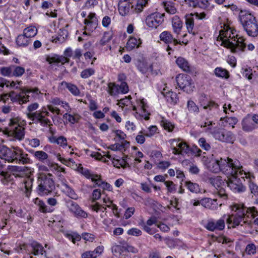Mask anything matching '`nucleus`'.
Returning <instances> with one entry per match:
<instances>
[{
	"mask_svg": "<svg viewBox=\"0 0 258 258\" xmlns=\"http://www.w3.org/2000/svg\"><path fill=\"white\" fill-rule=\"evenodd\" d=\"M192 14L187 15L185 16V24L188 32L190 33H192L194 35H196V32L194 31V19L193 18Z\"/></svg>",
	"mask_w": 258,
	"mask_h": 258,
	"instance_id": "nucleus-25",
	"label": "nucleus"
},
{
	"mask_svg": "<svg viewBox=\"0 0 258 258\" xmlns=\"http://www.w3.org/2000/svg\"><path fill=\"white\" fill-rule=\"evenodd\" d=\"M142 231L136 228H133L128 230L127 234L133 236H140L142 235Z\"/></svg>",
	"mask_w": 258,
	"mask_h": 258,
	"instance_id": "nucleus-63",
	"label": "nucleus"
},
{
	"mask_svg": "<svg viewBox=\"0 0 258 258\" xmlns=\"http://www.w3.org/2000/svg\"><path fill=\"white\" fill-rule=\"evenodd\" d=\"M108 92L110 95H116L119 92L118 85H116L114 83H109L108 85Z\"/></svg>",
	"mask_w": 258,
	"mask_h": 258,
	"instance_id": "nucleus-46",
	"label": "nucleus"
},
{
	"mask_svg": "<svg viewBox=\"0 0 258 258\" xmlns=\"http://www.w3.org/2000/svg\"><path fill=\"white\" fill-rule=\"evenodd\" d=\"M177 66L183 71L186 72L190 71V66L188 62L182 57H178L176 60Z\"/></svg>",
	"mask_w": 258,
	"mask_h": 258,
	"instance_id": "nucleus-27",
	"label": "nucleus"
},
{
	"mask_svg": "<svg viewBox=\"0 0 258 258\" xmlns=\"http://www.w3.org/2000/svg\"><path fill=\"white\" fill-rule=\"evenodd\" d=\"M33 181V179H28L24 181L26 192L27 196L31 192Z\"/></svg>",
	"mask_w": 258,
	"mask_h": 258,
	"instance_id": "nucleus-54",
	"label": "nucleus"
},
{
	"mask_svg": "<svg viewBox=\"0 0 258 258\" xmlns=\"http://www.w3.org/2000/svg\"><path fill=\"white\" fill-rule=\"evenodd\" d=\"M69 211L77 218H87L88 214L79 206L76 202L69 201L67 203Z\"/></svg>",
	"mask_w": 258,
	"mask_h": 258,
	"instance_id": "nucleus-13",
	"label": "nucleus"
},
{
	"mask_svg": "<svg viewBox=\"0 0 258 258\" xmlns=\"http://www.w3.org/2000/svg\"><path fill=\"white\" fill-rule=\"evenodd\" d=\"M238 175H232L228 177L227 184L233 192L241 193L244 192L246 188L243 185L242 179L237 177Z\"/></svg>",
	"mask_w": 258,
	"mask_h": 258,
	"instance_id": "nucleus-9",
	"label": "nucleus"
},
{
	"mask_svg": "<svg viewBox=\"0 0 258 258\" xmlns=\"http://www.w3.org/2000/svg\"><path fill=\"white\" fill-rule=\"evenodd\" d=\"M164 184L168 188V190L170 192H173L176 190V185L172 181H164Z\"/></svg>",
	"mask_w": 258,
	"mask_h": 258,
	"instance_id": "nucleus-57",
	"label": "nucleus"
},
{
	"mask_svg": "<svg viewBox=\"0 0 258 258\" xmlns=\"http://www.w3.org/2000/svg\"><path fill=\"white\" fill-rule=\"evenodd\" d=\"M249 187L252 194L258 196V185L253 182H250Z\"/></svg>",
	"mask_w": 258,
	"mask_h": 258,
	"instance_id": "nucleus-64",
	"label": "nucleus"
},
{
	"mask_svg": "<svg viewBox=\"0 0 258 258\" xmlns=\"http://www.w3.org/2000/svg\"><path fill=\"white\" fill-rule=\"evenodd\" d=\"M0 72L1 75L5 77H12V66L0 68Z\"/></svg>",
	"mask_w": 258,
	"mask_h": 258,
	"instance_id": "nucleus-48",
	"label": "nucleus"
},
{
	"mask_svg": "<svg viewBox=\"0 0 258 258\" xmlns=\"http://www.w3.org/2000/svg\"><path fill=\"white\" fill-rule=\"evenodd\" d=\"M214 73L215 75L220 78H224L227 79L229 77L228 72L222 68H216L215 69Z\"/></svg>",
	"mask_w": 258,
	"mask_h": 258,
	"instance_id": "nucleus-34",
	"label": "nucleus"
},
{
	"mask_svg": "<svg viewBox=\"0 0 258 258\" xmlns=\"http://www.w3.org/2000/svg\"><path fill=\"white\" fill-rule=\"evenodd\" d=\"M92 181L93 182H96V184H97V186L101 187L103 182L104 181H102L100 175L98 174H95L94 176L92 178Z\"/></svg>",
	"mask_w": 258,
	"mask_h": 258,
	"instance_id": "nucleus-59",
	"label": "nucleus"
},
{
	"mask_svg": "<svg viewBox=\"0 0 258 258\" xmlns=\"http://www.w3.org/2000/svg\"><path fill=\"white\" fill-rule=\"evenodd\" d=\"M138 40L135 37H131L126 44V48L128 50H132L135 47H139V44H138Z\"/></svg>",
	"mask_w": 258,
	"mask_h": 258,
	"instance_id": "nucleus-40",
	"label": "nucleus"
},
{
	"mask_svg": "<svg viewBox=\"0 0 258 258\" xmlns=\"http://www.w3.org/2000/svg\"><path fill=\"white\" fill-rule=\"evenodd\" d=\"M8 169L12 172H13V175L16 177H19L20 175L18 174H16L15 172H20L24 171L23 167L17 166H9Z\"/></svg>",
	"mask_w": 258,
	"mask_h": 258,
	"instance_id": "nucleus-52",
	"label": "nucleus"
},
{
	"mask_svg": "<svg viewBox=\"0 0 258 258\" xmlns=\"http://www.w3.org/2000/svg\"><path fill=\"white\" fill-rule=\"evenodd\" d=\"M209 169L214 173H218L220 171V160L213 161L208 166Z\"/></svg>",
	"mask_w": 258,
	"mask_h": 258,
	"instance_id": "nucleus-35",
	"label": "nucleus"
},
{
	"mask_svg": "<svg viewBox=\"0 0 258 258\" xmlns=\"http://www.w3.org/2000/svg\"><path fill=\"white\" fill-rule=\"evenodd\" d=\"M140 106L142 111H143V114L141 115V116L144 117L145 120H148L149 118V115L150 113L146 111V108L148 107V106L145 102L144 99L141 100Z\"/></svg>",
	"mask_w": 258,
	"mask_h": 258,
	"instance_id": "nucleus-47",
	"label": "nucleus"
},
{
	"mask_svg": "<svg viewBox=\"0 0 258 258\" xmlns=\"http://www.w3.org/2000/svg\"><path fill=\"white\" fill-rule=\"evenodd\" d=\"M230 207L232 211L236 212L235 214H232L231 216L224 215L216 221L213 219L209 220L205 225V227L210 231L222 230L225 228V221L228 224L232 223L233 224V227L240 225L242 221L244 224H251V221H248L246 217L249 209L244 206L243 204L234 203L230 206Z\"/></svg>",
	"mask_w": 258,
	"mask_h": 258,
	"instance_id": "nucleus-1",
	"label": "nucleus"
},
{
	"mask_svg": "<svg viewBox=\"0 0 258 258\" xmlns=\"http://www.w3.org/2000/svg\"><path fill=\"white\" fill-rule=\"evenodd\" d=\"M239 20L249 36L255 37L258 35V22L249 11L241 10L239 14Z\"/></svg>",
	"mask_w": 258,
	"mask_h": 258,
	"instance_id": "nucleus-2",
	"label": "nucleus"
},
{
	"mask_svg": "<svg viewBox=\"0 0 258 258\" xmlns=\"http://www.w3.org/2000/svg\"><path fill=\"white\" fill-rule=\"evenodd\" d=\"M160 125L164 129H174L175 128L174 124L163 117H160L159 120Z\"/></svg>",
	"mask_w": 258,
	"mask_h": 258,
	"instance_id": "nucleus-33",
	"label": "nucleus"
},
{
	"mask_svg": "<svg viewBox=\"0 0 258 258\" xmlns=\"http://www.w3.org/2000/svg\"><path fill=\"white\" fill-rule=\"evenodd\" d=\"M118 12L120 15L125 16L129 14L130 10V3H123L122 0L118 3Z\"/></svg>",
	"mask_w": 258,
	"mask_h": 258,
	"instance_id": "nucleus-26",
	"label": "nucleus"
},
{
	"mask_svg": "<svg viewBox=\"0 0 258 258\" xmlns=\"http://www.w3.org/2000/svg\"><path fill=\"white\" fill-rule=\"evenodd\" d=\"M123 247L118 245H114L112 247V251L114 255H120L121 252H122Z\"/></svg>",
	"mask_w": 258,
	"mask_h": 258,
	"instance_id": "nucleus-58",
	"label": "nucleus"
},
{
	"mask_svg": "<svg viewBox=\"0 0 258 258\" xmlns=\"http://www.w3.org/2000/svg\"><path fill=\"white\" fill-rule=\"evenodd\" d=\"M245 251L248 254H254L256 253V246L253 243H250L247 245L245 248Z\"/></svg>",
	"mask_w": 258,
	"mask_h": 258,
	"instance_id": "nucleus-55",
	"label": "nucleus"
},
{
	"mask_svg": "<svg viewBox=\"0 0 258 258\" xmlns=\"http://www.w3.org/2000/svg\"><path fill=\"white\" fill-rule=\"evenodd\" d=\"M50 173H41L38 177L37 191L42 196L50 195L55 189L54 181Z\"/></svg>",
	"mask_w": 258,
	"mask_h": 258,
	"instance_id": "nucleus-5",
	"label": "nucleus"
},
{
	"mask_svg": "<svg viewBox=\"0 0 258 258\" xmlns=\"http://www.w3.org/2000/svg\"><path fill=\"white\" fill-rule=\"evenodd\" d=\"M13 151L6 146L0 144V158L9 162L12 161Z\"/></svg>",
	"mask_w": 258,
	"mask_h": 258,
	"instance_id": "nucleus-19",
	"label": "nucleus"
},
{
	"mask_svg": "<svg viewBox=\"0 0 258 258\" xmlns=\"http://www.w3.org/2000/svg\"><path fill=\"white\" fill-rule=\"evenodd\" d=\"M51 136H48L49 141L51 143H56L61 146L64 147L67 146V141L63 136H59L57 137L54 136V131L50 130L49 133Z\"/></svg>",
	"mask_w": 258,
	"mask_h": 258,
	"instance_id": "nucleus-18",
	"label": "nucleus"
},
{
	"mask_svg": "<svg viewBox=\"0 0 258 258\" xmlns=\"http://www.w3.org/2000/svg\"><path fill=\"white\" fill-rule=\"evenodd\" d=\"M162 5L165 9L166 12L170 14H174L176 12V9L174 6H172L171 3H168L166 2L162 3Z\"/></svg>",
	"mask_w": 258,
	"mask_h": 258,
	"instance_id": "nucleus-44",
	"label": "nucleus"
},
{
	"mask_svg": "<svg viewBox=\"0 0 258 258\" xmlns=\"http://www.w3.org/2000/svg\"><path fill=\"white\" fill-rule=\"evenodd\" d=\"M156 130H143L139 132L136 138L137 142L140 144H143L145 141V137H151L154 135Z\"/></svg>",
	"mask_w": 258,
	"mask_h": 258,
	"instance_id": "nucleus-20",
	"label": "nucleus"
},
{
	"mask_svg": "<svg viewBox=\"0 0 258 258\" xmlns=\"http://www.w3.org/2000/svg\"><path fill=\"white\" fill-rule=\"evenodd\" d=\"M12 161L10 162L16 163H22L23 164L30 163V159L28 158V155L25 153L22 149L18 147L14 148Z\"/></svg>",
	"mask_w": 258,
	"mask_h": 258,
	"instance_id": "nucleus-12",
	"label": "nucleus"
},
{
	"mask_svg": "<svg viewBox=\"0 0 258 258\" xmlns=\"http://www.w3.org/2000/svg\"><path fill=\"white\" fill-rule=\"evenodd\" d=\"M112 136L115 141H120L123 147V150L129 146V142L125 141L126 136L121 130H112Z\"/></svg>",
	"mask_w": 258,
	"mask_h": 258,
	"instance_id": "nucleus-17",
	"label": "nucleus"
},
{
	"mask_svg": "<svg viewBox=\"0 0 258 258\" xmlns=\"http://www.w3.org/2000/svg\"><path fill=\"white\" fill-rule=\"evenodd\" d=\"M10 138V140H22L25 136L24 130H0Z\"/></svg>",
	"mask_w": 258,
	"mask_h": 258,
	"instance_id": "nucleus-16",
	"label": "nucleus"
},
{
	"mask_svg": "<svg viewBox=\"0 0 258 258\" xmlns=\"http://www.w3.org/2000/svg\"><path fill=\"white\" fill-rule=\"evenodd\" d=\"M60 85L67 88L73 95L75 96H80L81 92L76 85L66 81H62Z\"/></svg>",
	"mask_w": 258,
	"mask_h": 258,
	"instance_id": "nucleus-23",
	"label": "nucleus"
},
{
	"mask_svg": "<svg viewBox=\"0 0 258 258\" xmlns=\"http://www.w3.org/2000/svg\"><path fill=\"white\" fill-rule=\"evenodd\" d=\"M78 170L79 172L85 176L87 178L92 179V178L95 174H93L90 172V171L87 169L83 168L81 164L78 167Z\"/></svg>",
	"mask_w": 258,
	"mask_h": 258,
	"instance_id": "nucleus-43",
	"label": "nucleus"
},
{
	"mask_svg": "<svg viewBox=\"0 0 258 258\" xmlns=\"http://www.w3.org/2000/svg\"><path fill=\"white\" fill-rule=\"evenodd\" d=\"M176 81L178 87L187 93H191L195 89L194 83L188 75H178L176 77Z\"/></svg>",
	"mask_w": 258,
	"mask_h": 258,
	"instance_id": "nucleus-7",
	"label": "nucleus"
},
{
	"mask_svg": "<svg viewBox=\"0 0 258 258\" xmlns=\"http://www.w3.org/2000/svg\"><path fill=\"white\" fill-rule=\"evenodd\" d=\"M34 156L38 160L44 162L48 158V155L44 151H37L34 152Z\"/></svg>",
	"mask_w": 258,
	"mask_h": 258,
	"instance_id": "nucleus-42",
	"label": "nucleus"
},
{
	"mask_svg": "<svg viewBox=\"0 0 258 258\" xmlns=\"http://www.w3.org/2000/svg\"><path fill=\"white\" fill-rule=\"evenodd\" d=\"M47 203L50 206H47L43 201L40 200L39 198L35 199V204L38 206V210L43 213H52L54 210V208L52 207L57 205L58 202L55 198H49L47 200Z\"/></svg>",
	"mask_w": 258,
	"mask_h": 258,
	"instance_id": "nucleus-8",
	"label": "nucleus"
},
{
	"mask_svg": "<svg viewBox=\"0 0 258 258\" xmlns=\"http://www.w3.org/2000/svg\"><path fill=\"white\" fill-rule=\"evenodd\" d=\"M231 34H234V32L230 29L227 30L225 35L224 36V37L226 39H224L220 34V39L222 41L221 45L231 49L233 52L243 51L246 47V44L244 42L243 38H238V35L231 36Z\"/></svg>",
	"mask_w": 258,
	"mask_h": 258,
	"instance_id": "nucleus-4",
	"label": "nucleus"
},
{
	"mask_svg": "<svg viewBox=\"0 0 258 258\" xmlns=\"http://www.w3.org/2000/svg\"><path fill=\"white\" fill-rule=\"evenodd\" d=\"M37 33V29L33 26H30L24 29L23 34L24 36L29 39L31 37H34Z\"/></svg>",
	"mask_w": 258,
	"mask_h": 258,
	"instance_id": "nucleus-30",
	"label": "nucleus"
},
{
	"mask_svg": "<svg viewBox=\"0 0 258 258\" xmlns=\"http://www.w3.org/2000/svg\"><path fill=\"white\" fill-rule=\"evenodd\" d=\"M30 42V39L24 36V34L18 35L16 39L17 44L19 46H27Z\"/></svg>",
	"mask_w": 258,
	"mask_h": 258,
	"instance_id": "nucleus-29",
	"label": "nucleus"
},
{
	"mask_svg": "<svg viewBox=\"0 0 258 258\" xmlns=\"http://www.w3.org/2000/svg\"><path fill=\"white\" fill-rule=\"evenodd\" d=\"M172 26L174 32L178 35L182 28V22L178 16H174L172 18Z\"/></svg>",
	"mask_w": 258,
	"mask_h": 258,
	"instance_id": "nucleus-24",
	"label": "nucleus"
},
{
	"mask_svg": "<svg viewBox=\"0 0 258 258\" xmlns=\"http://www.w3.org/2000/svg\"><path fill=\"white\" fill-rule=\"evenodd\" d=\"M215 193L217 194L218 197L223 200H227L228 198V195L226 192L225 189L221 186L217 188L215 191Z\"/></svg>",
	"mask_w": 258,
	"mask_h": 258,
	"instance_id": "nucleus-45",
	"label": "nucleus"
},
{
	"mask_svg": "<svg viewBox=\"0 0 258 258\" xmlns=\"http://www.w3.org/2000/svg\"><path fill=\"white\" fill-rule=\"evenodd\" d=\"M12 66V76L17 77L22 76L25 73V69L20 66Z\"/></svg>",
	"mask_w": 258,
	"mask_h": 258,
	"instance_id": "nucleus-38",
	"label": "nucleus"
},
{
	"mask_svg": "<svg viewBox=\"0 0 258 258\" xmlns=\"http://www.w3.org/2000/svg\"><path fill=\"white\" fill-rule=\"evenodd\" d=\"M30 246L32 248V253L35 255H38L39 254L42 255L43 254V252H45L43 247L40 244L36 241L32 242Z\"/></svg>",
	"mask_w": 258,
	"mask_h": 258,
	"instance_id": "nucleus-28",
	"label": "nucleus"
},
{
	"mask_svg": "<svg viewBox=\"0 0 258 258\" xmlns=\"http://www.w3.org/2000/svg\"><path fill=\"white\" fill-rule=\"evenodd\" d=\"M95 73L94 69L89 68L83 70L81 73V77L83 79H87Z\"/></svg>",
	"mask_w": 258,
	"mask_h": 258,
	"instance_id": "nucleus-50",
	"label": "nucleus"
},
{
	"mask_svg": "<svg viewBox=\"0 0 258 258\" xmlns=\"http://www.w3.org/2000/svg\"><path fill=\"white\" fill-rule=\"evenodd\" d=\"M220 171L226 175L227 177L232 175H242L243 170L239 162L237 160L233 161L231 158H220Z\"/></svg>",
	"mask_w": 258,
	"mask_h": 258,
	"instance_id": "nucleus-6",
	"label": "nucleus"
},
{
	"mask_svg": "<svg viewBox=\"0 0 258 258\" xmlns=\"http://www.w3.org/2000/svg\"><path fill=\"white\" fill-rule=\"evenodd\" d=\"M185 186L192 192H198L200 191L199 186L197 183L191 182L190 181L185 182Z\"/></svg>",
	"mask_w": 258,
	"mask_h": 258,
	"instance_id": "nucleus-41",
	"label": "nucleus"
},
{
	"mask_svg": "<svg viewBox=\"0 0 258 258\" xmlns=\"http://www.w3.org/2000/svg\"><path fill=\"white\" fill-rule=\"evenodd\" d=\"M176 146L180 149V154L181 155H184L185 154L189 155L191 153V150L190 149V147L184 142H180L179 143L176 144Z\"/></svg>",
	"mask_w": 258,
	"mask_h": 258,
	"instance_id": "nucleus-31",
	"label": "nucleus"
},
{
	"mask_svg": "<svg viewBox=\"0 0 258 258\" xmlns=\"http://www.w3.org/2000/svg\"><path fill=\"white\" fill-rule=\"evenodd\" d=\"M187 106L188 109L190 112H199V108L196 105V103L191 100H189L187 103Z\"/></svg>",
	"mask_w": 258,
	"mask_h": 258,
	"instance_id": "nucleus-53",
	"label": "nucleus"
},
{
	"mask_svg": "<svg viewBox=\"0 0 258 258\" xmlns=\"http://www.w3.org/2000/svg\"><path fill=\"white\" fill-rule=\"evenodd\" d=\"M237 122V119L236 117H227L225 120V126L227 127H234L235 125Z\"/></svg>",
	"mask_w": 258,
	"mask_h": 258,
	"instance_id": "nucleus-51",
	"label": "nucleus"
},
{
	"mask_svg": "<svg viewBox=\"0 0 258 258\" xmlns=\"http://www.w3.org/2000/svg\"><path fill=\"white\" fill-rule=\"evenodd\" d=\"M38 107L39 105L37 103L31 104L27 107V110L29 111L27 113L28 118L35 123H40L42 126L50 127L52 124L50 120L46 118L49 116V113L45 108L43 107L41 110L32 112L36 110Z\"/></svg>",
	"mask_w": 258,
	"mask_h": 258,
	"instance_id": "nucleus-3",
	"label": "nucleus"
},
{
	"mask_svg": "<svg viewBox=\"0 0 258 258\" xmlns=\"http://www.w3.org/2000/svg\"><path fill=\"white\" fill-rule=\"evenodd\" d=\"M101 195V190L100 189H94L92 195V201L95 202L100 198Z\"/></svg>",
	"mask_w": 258,
	"mask_h": 258,
	"instance_id": "nucleus-62",
	"label": "nucleus"
},
{
	"mask_svg": "<svg viewBox=\"0 0 258 258\" xmlns=\"http://www.w3.org/2000/svg\"><path fill=\"white\" fill-rule=\"evenodd\" d=\"M139 225L141 226L143 228V229L149 233L150 235H153L155 234L158 230L156 228H151L150 226H148L144 221H142L139 223Z\"/></svg>",
	"mask_w": 258,
	"mask_h": 258,
	"instance_id": "nucleus-49",
	"label": "nucleus"
},
{
	"mask_svg": "<svg viewBox=\"0 0 258 258\" xmlns=\"http://www.w3.org/2000/svg\"><path fill=\"white\" fill-rule=\"evenodd\" d=\"M104 247L103 246H97L94 250L91 251L93 256H95V258L100 255L103 252Z\"/></svg>",
	"mask_w": 258,
	"mask_h": 258,
	"instance_id": "nucleus-61",
	"label": "nucleus"
},
{
	"mask_svg": "<svg viewBox=\"0 0 258 258\" xmlns=\"http://www.w3.org/2000/svg\"><path fill=\"white\" fill-rule=\"evenodd\" d=\"M86 25L85 30L89 32H92L97 27L98 21L95 13H90L87 18L84 20Z\"/></svg>",
	"mask_w": 258,
	"mask_h": 258,
	"instance_id": "nucleus-14",
	"label": "nucleus"
},
{
	"mask_svg": "<svg viewBox=\"0 0 258 258\" xmlns=\"http://www.w3.org/2000/svg\"><path fill=\"white\" fill-rule=\"evenodd\" d=\"M161 94L166 98L167 101L172 103L173 104H175L178 101V97L177 94L175 92L168 91L165 92V89H164L161 92Z\"/></svg>",
	"mask_w": 258,
	"mask_h": 258,
	"instance_id": "nucleus-22",
	"label": "nucleus"
},
{
	"mask_svg": "<svg viewBox=\"0 0 258 258\" xmlns=\"http://www.w3.org/2000/svg\"><path fill=\"white\" fill-rule=\"evenodd\" d=\"M159 38L161 41L167 44L173 43L174 45L176 46L177 44H181V43L180 40L173 38L171 32L168 31L162 32L160 34Z\"/></svg>",
	"mask_w": 258,
	"mask_h": 258,
	"instance_id": "nucleus-15",
	"label": "nucleus"
},
{
	"mask_svg": "<svg viewBox=\"0 0 258 258\" xmlns=\"http://www.w3.org/2000/svg\"><path fill=\"white\" fill-rule=\"evenodd\" d=\"M208 181L214 186L216 189L220 186L222 182V178L219 176L210 177L208 178Z\"/></svg>",
	"mask_w": 258,
	"mask_h": 258,
	"instance_id": "nucleus-32",
	"label": "nucleus"
},
{
	"mask_svg": "<svg viewBox=\"0 0 258 258\" xmlns=\"http://www.w3.org/2000/svg\"><path fill=\"white\" fill-rule=\"evenodd\" d=\"M211 133L216 140L222 142L232 143L235 139L233 133L228 130H213Z\"/></svg>",
	"mask_w": 258,
	"mask_h": 258,
	"instance_id": "nucleus-11",
	"label": "nucleus"
},
{
	"mask_svg": "<svg viewBox=\"0 0 258 258\" xmlns=\"http://www.w3.org/2000/svg\"><path fill=\"white\" fill-rule=\"evenodd\" d=\"M201 205L209 209L215 210L218 208V204L217 199L205 198L201 200Z\"/></svg>",
	"mask_w": 258,
	"mask_h": 258,
	"instance_id": "nucleus-21",
	"label": "nucleus"
},
{
	"mask_svg": "<svg viewBox=\"0 0 258 258\" xmlns=\"http://www.w3.org/2000/svg\"><path fill=\"white\" fill-rule=\"evenodd\" d=\"M56 157H57V159L60 161L62 164L68 166H72L74 165H75L77 166L76 164H75V162L74 160L71 159L69 158V159H66L63 158L61 157L59 153H57L55 154Z\"/></svg>",
	"mask_w": 258,
	"mask_h": 258,
	"instance_id": "nucleus-39",
	"label": "nucleus"
},
{
	"mask_svg": "<svg viewBox=\"0 0 258 258\" xmlns=\"http://www.w3.org/2000/svg\"><path fill=\"white\" fill-rule=\"evenodd\" d=\"M199 143L201 147L204 150L208 151L210 149L211 146L209 143H207L205 138H200L199 140Z\"/></svg>",
	"mask_w": 258,
	"mask_h": 258,
	"instance_id": "nucleus-56",
	"label": "nucleus"
},
{
	"mask_svg": "<svg viewBox=\"0 0 258 258\" xmlns=\"http://www.w3.org/2000/svg\"><path fill=\"white\" fill-rule=\"evenodd\" d=\"M137 68L140 72H141L143 74H145L148 71V70L149 69L151 70H152L153 66H152V64H151V65H150L149 67H148L147 63L140 61L138 62V63L137 64Z\"/></svg>",
	"mask_w": 258,
	"mask_h": 258,
	"instance_id": "nucleus-37",
	"label": "nucleus"
},
{
	"mask_svg": "<svg viewBox=\"0 0 258 258\" xmlns=\"http://www.w3.org/2000/svg\"><path fill=\"white\" fill-rule=\"evenodd\" d=\"M113 32L112 31H106L104 33L103 36L100 41V44L102 45H105L107 42L110 41L112 38Z\"/></svg>",
	"mask_w": 258,
	"mask_h": 258,
	"instance_id": "nucleus-36",
	"label": "nucleus"
},
{
	"mask_svg": "<svg viewBox=\"0 0 258 258\" xmlns=\"http://www.w3.org/2000/svg\"><path fill=\"white\" fill-rule=\"evenodd\" d=\"M67 237L74 243H75L76 241H80L81 239V236L79 234L76 233H74V234H67Z\"/></svg>",
	"mask_w": 258,
	"mask_h": 258,
	"instance_id": "nucleus-60",
	"label": "nucleus"
},
{
	"mask_svg": "<svg viewBox=\"0 0 258 258\" xmlns=\"http://www.w3.org/2000/svg\"><path fill=\"white\" fill-rule=\"evenodd\" d=\"M164 14L158 12L153 13L148 15L145 20L146 25L152 29L157 28L164 22Z\"/></svg>",
	"mask_w": 258,
	"mask_h": 258,
	"instance_id": "nucleus-10",
	"label": "nucleus"
}]
</instances>
